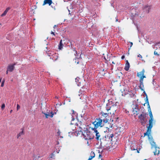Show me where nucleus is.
Here are the masks:
<instances>
[{
    "label": "nucleus",
    "mask_w": 160,
    "mask_h": 160,
    "mask_svg": "<svg viewBox=\"0 0 160 160\" xmlns=\"http://www.w3.org/2000/svg\"><path fill=\"white\" fill-rule=\"evenodd\" d=\"M150 143H151V145L153 146V147L154 148H155V147H157L156 145V143L155 142H154L153 141H152L151 142H150Z\"/></svg>",
    "instance_id": "obj_26"
},
{
    "label": "nucleus",
    "mask_w": 160,
    "mask_h": 160,
    "mask_svg": "<svg viewBox=\"0 0 160 160\" xmlns=\"http://www.w3.org/2000/svg\"><path fill=\"white\" fill-rule=\"evenodd\" d=\"M147 160V159H145V160Z\"/></svg>",
    "instance_id": "obj_55"
},
{
    "label": "nucleus",
    "mask_w": 160,
    "mask_h": 160,
    "mask_svg": "<svg viewBox=\"0 0 160 160\" xmlns=\"http://www.w3.org/2000/svg\"><path fill=\"white\" fill-rule=\"evenodd\" d=\"M58 54L57 53H55L53 54V55L50 57V58L53 59L54 61H56L58 59Z\"/></svg>",
    "instance_id": "obj_19"
},
{
    "label": "nucleus",
    "mask_w": 160,
    "mask_h": 160,
    "mask_svg": "<svg viewBox=\"0 0 160 160\" xmlns=\"http://www.w3.org/2000/svg\"><path fill=\"white\" fill-rule=\"evenodd\" d=\"M142 79L141 80H139L140 85L139 86V88L142 91H144V85L143 84V80H142Z\"/></svg>",
    "instance_id": "obj_16"
},
{
    "label": "nucleus",
    "mask_w": 160,
    "mask_h": 160,
    "mask_svg": "<svg viewBox=\"0 0 160 160\" xmlns=\"http://www.w3.org/2000/svg\"><path fill=\"white\" fill-rule=\"evenodd\" d=\"M55 53H54L53 52L49 51L47 53V54L49 57H52V56H53V54H54Z\"/></svg>",
    "instance_id": "obj_25"
},
{
    "label": "nucleus",
    "mask_w": 160,
    "mask_h": 160,
    "mask_svg": "<svg viewBox=\"0 0 160 160\" xmlns=\"http://www.w3.org/2000/svg\"><path fill=\"white\" fill-rule=\"evenodd\" d=\"M156 50H155L154 52V55H157L158 56H159V54H158V52L156 51Z\"/></svg>",
    "instance_id": "obj_28"
},
{
    "label": "nucleus",
    "mask_w": 160,
    "mask_h": 160,
    "mask_svg": "<svg viewBox=\"0 0 160 160\" xmlns=\"http://www.w3.org/2000/svg\"><path fill=\"white\" fill-rule=\"evenodd\" d=\"M68 10V12H70V10Z\"/></svg>",
    "instance_id": "obj_53"
},
{
    "label": "nucleus",
    "mask_w": 160,
    "mask_h": 160,
    "mask_svg": "<svg viewBox=\"0 0 160 160\" xmlns=\"http://www.w3.org/2000/svg\"><path fill=\"white\" fill-rule=\"evenodd\" d=\"M155 151L153 152L154 155H158L160 153V148L157 147L154 148Z\"/></svg>",
    "instance_id": "obj_17"
},
{
    "label": "nucleus",
    "mask_w": 160,
    "mask_h": 160,
    "mask_svg": "<svg viewBox=\"0 0 160 160\" xmlns=\"http://www.w3.org/2000/svg\"><path fill=\"white\" fill-rule=\"evenodd\" d=\"M137 152H138V153H139V151L138 150H137Z\"/></svg>",
    "instance_id": "obj_51"
},
{
    "label": "nucleus",
    "mask_w": 160,
    "mask_h": 160,
    "mask_svg": "<svg viewBox=\"0 0 160 160\" xmlns=\"http://www.w3.org/2000/svg\"><path fill=\"white\" fill-rule=\"evenodd\" d=\"M21 130H22V131L19 132L17 135L18 138L21 136L24 135V128H21Z\"/></svg>",
    "instance_id": "obj_22"
},
{
    "label": "nucleus",
    "mask_w": 160,
    "mask_h": 160,
    "mask_svg": "<svg viewBox=\"0 0 160 160\" xmlns=\"http://www.w3.org/2000/svg\"><path fill=\"white\" fill-rule=\"evenodd\" d=\"M16 65L15 63L13 64H10L8 65L7 69L8 71L10 72H12L14 69V66Z\"/></svg>",
    "instance_id": "obj_14"
},
{
    "label": "nucleus",
    "mask_w": 160,
    "mask_h": 160,
    "mask_svg": "<svg viewBox=\"0 0 160 160\" xmlns=\"http://www.w3.org/2000/svg\"><path fill=\"white\" fill-rule=\"evenodd\" d=\"M5 108V104L4 103L2 104L1 106V108L2 110H3Z\"/></svg>",
    "instance_id": "obj_30"
},
{
    "label": "nucleus",
    "mask_w": 160,
    "mask_h": 160,
    "mask_svg": "<svg viewBox=\"0 0 160 160\" xmlns=\"http://www.w3.org/2000/svg\"><path fill=\"white\" fill-rule=\"evenodd\" d=\"M151 8V6L146 4L143 6L141 10L132 8L131 11V18L133 21L139 20L144 17V13H149Z\"/></svg>",
    "instance_id": "obj_1"
},
{
    "label": "nucleus",
    "mask_w": 160,
    "mask_h": 160,
    "mask_svg": "<svg viewBox=\"0 0 160 160\" xmlns=\"http://www.w3.org/2000/svg\"><path fill=\"white\" fill-rule=\"evenodd\" d=\"M112 64H116V63L115 62H114L113 61H112Z\"/></svg>",
    "instance_id": "obj_46"
},
{
    "label": "nucleus",
    "mask_w": 160,
    "mask_h": 160,
    "mask_svg": "<svg viewBox=\"0 0 160 160\" xmlns=\"http://www.w3.org/2000/svg\"><path fill=\"white\" fill-rule=\"evenodd\" d=\"M20 108V106L18 104H17V110H18Z\"/></svg>",
    "instance_id": "obj_33"
},
{
    "label": "nucleus",
    "mask_w": 160,
    "mask_h": 160,
    "mask_svg": "<svg viewBox=\"0 0 160 160\" xmlns=\"http://www.w3.org/2000/svg\"><path fill=\"white\" fill-rule=\"evenodd\" d=\"M40 158L39 155H37L36 156H35L33 160H38V159Z\"/></svg>",
    "instance_id": "obj_27"
},
{
    "label": "nucleus",
    "mask_w": 160,
    "mask_h": 160,
    "mask_svg": "<svg viewBox=\"0 0 160 160\" xmlns=\"http://www.w3.org/2000/svg\"><path fill=\"white\" fill-rule=\"evenodd\" d=\"M138 57H139L140 58H142V56H141V55H140V54H139L138 55Z\"/></svg>",
    "instance_id": "obj_39"
},
{
    "label": "nucleus",
    "mask_w": 160,
    "mask_h": 160,
    "mask_svg": "<svg viewBox=\"0 0 160 160\" xmlns=\"http://www.w3.org/2000/svg\"><path fill=\"white\" fill-rule=\"evenodd\" d=\"M113 137V134H111L110 135V136L109 137V138H112Z\"/></svg>",
    "instance_id": "obj_36"
},
{
    "label": "nucleus",
    "mask_w": 160,
    "mask_h": 160,
    "mask_svg": "<svg viewBox=\"0 0 160 160\" xmlns=\"http://www.w3.org/2000/svg\"><path fill=\"white\" fill-rule=\"evenodd\" d=\"M130 93H130L129 95L131 96V97H133L134 96V94H133L132 93H131V92H130Z\"/></svg>",
    "instance_id": "obj_35"
},
{
    "label": "nucleus",
    "mask_w": 160,
    "mask_h": 160,
    "mask_svg": "<svg viewBox=\"0 0 160 160\" xmlns=\"http://www.w3.org/2000/svg\"><path fill=\"white\" fill-rule=\"evenodd\" d=\"M72 120H71V124H74L75 123L73 122H72L75 119V118H77L78 117V113L76 112H75L74 110H72Z\"/></svg>",
    "instance_id": "obj_11"
},
{
    "label": "nucleus",
    "mask_w": 160,
    "mask_h": 160,
    "mask_svg": "<svg viewBox=\"0 0 160 160\" xmlns=\"http://www.w3.org/2000/svg\"><path fill=\"white\" fill-rule=\"evenodd\" d=\"M110 100H109V102H110Z\"/></svg>",
    "instance_id": "obj_50"
},
{
    "label": "nucleus",
    "mask_w": 160,
    "mask_h": 160,
    "mask_svg": "<svg viewBox=\"0 0 160 160\" xmlns=\"http://www.w3.org/2000/svg\"><path fill=\"white\" fill-rule=\"evenodd\" d=\"M8 71H8V69H7V70L6 72V73L7 74H8Z\"/></svg>",
    "instance_id": "obj_44"
},
{
    "label": "nucleus",
    "mask_w": 160,
    "mask_h": 160,
    "mask_svg": "<svg viewBox=\"0 0 160 160\" xmlns=\"http://www.w3.org/2000/svg\"><path fill=\"white\" fill-rule=\"evenodd\" d=\"M94 126V128L92 129H97L99 127H102L104 125V123L99 118H96L95 121L92 123Z\"/></svg>",
    "instance_id": "obj_5"
},
{
    "label": "nucleus",
    "mask_w": 160,
    "mask_h": 160,
    "mask_svg": "<svg viewBox=\"0 0 160 160\" xmlns=\"http://www.w3.org/2000/svg\"><path fill=\"white\" fill-rule=\"evenodd\" d=\"M116 106L112 105L109 108H108L107 110L110 114H114L116 111Z\"/></svg>",
    "instance_id": "obj_9"
},
{
    "label": "nucleus",
    "mask_w": 160,
    "mask_h": 160,
    "mask_svg": "<svg viewBox=\"0 0 160 160\" xmlns=\"http://www.w3.org/2000/svg\"><path fill=\"white\" fill-rule=\"evenodd\" d=\"M63 44L62 43V40H61L60 41L59 44L58 45V49L60 50H61L63 48Z\"/></svg>",
    "instance_id": "obj_24"
},
{
    "label": "nucleus",
    "mask_w": 160,
    "mask_h": 160,
    "mask_svg": "<svg viewBox=\"0 0 160 160\" xmlns=\"http://www.w3.org/2000/svg\"><path fill=\"white\" fill-rule=\"evenodd\" d=\"M85 86H84L82 87L81 89L80 90L79 92H78V95L81 96L80 98L81 99L83 100L85 99L87 100V99L88 98L87 95L85 94V90H84L85 88Z\"/></svg>",
    "instance_id": "obj_7"
},
{
    "label": "nucleus",
    "mask_w": 160,
    "mask_h": 160,
    "mask_svg": "<svg viewBox=\"0 0 160 160\" xmlns=\"http://www.w3.org/2000/svg\"><path fill=\"white\" fill-rule=\"evenodd\" d=\"M125 58V56L123 55L121 57V59H123Z\"/></svg>",
    "instance_id": "obj_38"
},
{
    "label": "nucleus",
    "mask_w": 160,
    "mask_h": 160,
    "mask_svg": "<svg viewBox=\"0 0 160 160\" xmlns=\"http://www.w3.org/2000/svg\"><path fill=\"white\" fill-rule=\"evenodd\" d=\"M147 114L146 112H142L139 115L138 117L139 120V122L143 126H145L147 122Z\"/></svg>",
    "instance_id": "obj_3"
},
{
    "label": "nucleus",
    "mask_w": 160,
    "mask_h": 160,
    "mask_svg": "<svg viewBox=\"0 0 160 160\" xmlns=\"http://www.w3.org/2000/svg\"><path fill=\"white\" fill-rule=\"evenodd\" d=\"M126 63L125 64L124 69L126 71H128L130 67V64L128 60H126Z\"/></svg>",
    "instance_id": "obj_18"
},
{
    "label": "nucleus",
    "mask_w": 160,
    "mask_h": 160,
    "mask_svg": "<svg viewBox=\"0 0 160 160\" xmlns=\"http://www.w3.org/2000/svg\"><path fill=\"white\" fill-rule=\"evenodd\" d=\"M58 26V25H55L54 26V28H55V27H57Z\"/></svg>",
    "instance_id": "obj_45"
},
{
    "label": "nucleus",
    "mask_w": 160,
    "mask_h": 160,
    "mask_svg": "<svg viewBox=\"0 0 160 160\" xmlns=\"http://www.w3.org/2000/svg\"><path fill=\"white\" fill-rule=\"evenodd\" d=\"M145 72V70L143 69L142 71L137 73V76L140 78L139 80H141V79H142V80H143V78H146V76L144 75Z\"/></svg>",
    "instance_id": "obj_10"
},
{
    "label": "nucleus",
    "mask_w": 160,
    "mask_h": 160,
    "mask_svg": "<svg viewBox=\"0 0 160 160\" xmlns=\"http://www.w3.org/2000/svg\"><path fill=\"white\" fill-rule=\"evenodd\" d=\"M4 80H3V81H2V83H1V87H3L4 86Z\"/></svg>",
    "instance_id": "obj_32"
},
{
    "label": "nucleus",
    "mask_w": 160,
    "mask_h": 160,
    "mask_svg": "<svg viewBox=\"0 0 160 160\" xmlns=\"http://www.w3.org/2000/svg\"><path fill=\"white\" fill-rule=\"evenodd\" d=\"M116 22H117L118 21V19L117 18H116Z\"/></svg>",
    "instance_id": "obj_47"
},
{
    "label": "nucleus",
    "mask_w": 160,
    "mask_h": 160,
    "mask_svg": "<svg viewBox=\"0 0 160 160\" xmlns=\"http://www.w3.org/2000/svg\"><path fill=\"white\" fill-rule=\"evenodd\" d=\"M130 48L132 47V45H133V43L132 42H130Z\"/></svg>",
    "instance_id": "obj_37"
},
{
    "label": "nucleus",
    "mask_w": 160,
    "mask_h": 160,
    "mask_svg": "<svg viewBox=\"0 0 160 160\" xmlns=\"http://www.w3.org/2000/svg\"><path fill=\"white\" fill-rule=\"evenodd\" d=\"M56 98H58V97H56Z\"/></svg>",
    "instance_id": "obj_49"
},
{
    "label": "nucleus",
    "mask_w": 160,
    "mask_h": 160,
    "mask_svg": "<svg viewBox=\"0 0 160 160\" xmlns=\"http://www.w3.org/2000/svg\"><path fill=\"white\" fill-rule=\"evenodd\" d=\"M146 102L148 103V111L149 112L150 119L149 120V126L147 127V132L144 133V136L147 135H149V134H150L151 131V129L153 127V123L155 122V121H154L153 120L152 114V112L150 108V106L149 105L148 99L147 97H146Z\"/></svg>",
    "instance_id": "obj_2"
},
{
    "label": "nucleus",
    "mask_w": 160,
    "mask_h": 160,
    "mask_svg": "<svg viewBox=\"0 0 160 160\" xmlns=\"http://www.w3.org/2000/svg\"><path fill=\"white\" fill-rule=\"evenodd\" d=\"M112 125H111V127H110V128H112Z\"/></svg>",
    "instance_id": "obj_52"
},
{
    "label": "nucleus",
    "mask_w": 160,
    "mask_h": 160,
    "mask_svg": "<svg viewBox=\"0 0 160 160\" xmlns=\"http://www.w3.org/2000/svg\"><path fill=\"white\" fill-rule=\"evenodd\" d=\"M82 134L84 138L86 140H90L93 139L94 135L93 132L88 130L87 129L84 130V131L82 132Z\"/></svg>",
    "instance_id": "obj_4"
},
{
    "label": "nucleus",
    "mask_w": 160,
    "mask_h": 160,
    "mask_svg": "<svg viewBox=\"0 0 160 160\" xmlns=\"http://www.w3.org/2000/svg\"><path fill=\"white\" fill-rule=\"evenodd\" d=\"M54 153H55V152H53L52 153V154L51 155V156H50V158H52L53 156H55L54 155V154H55Z\"/></svg>",
    "instance_id": "obj_31"
},
{
    "label": "nucleus",
    "mask_w": 160,
    "mask_h": 160,
    "mask_svg": "<svg viewBox=\"0 0 160 160\" xmlns=\"http://www.w3.org/2000/svg\"><path fill=\"white\" fill-rule=\"evenodd\" d=\"M12 110H11L10 111V113H11L12 112Z\"/></svg>",
    "instance_id": "obj_48"
},
{
    "label": "nucleus",
    "mask_w": 160,
    "mask_h": 160,
    "mask_svg": "<svg viewBox=\"0 0 160 160\" xmlns=\"http://www.w3.org/2000/svg\"><path fill=\"white\" fill-rule=\"evenodd\" d=\"M42 113L45 115L46 118H48L49 116H50L51 118H52L54 115V113L52 111H51L50 113L48 112V113H44L43 112H42Z\"/></svg>",
    "instance_id": "obj_15"
},
{
    "label": "nucleus",
    "mask_w": 160,
    "mask_h": 160,
    "mask_svg": "<svg viewBox=\"0 0 160 160\" xmlns=\"http://www.w3.org/2000/svg\"><path fill=\"white\" fill-rule=\"evenodd\" d=\"M75 62L77 64H78L79 63V61H78L77 62H76V61Z\"/></svg>",
    "instance_id": "obj_43"
},
{
    "label": "nucleus",
    "mask_w": 160,
    "mask_h": 160,
    "mask_svg": "<svg viewBox=\"0 0 160 160\" xmlns=\"http://www.w3.org/2000/svg\"><path fill=\"white\" fill-rule=\"evenodd\" d=\"M95 156V154L94 152L92 151L90 153V155L89 156L88 160H91Z\"/></svg>",
    "instance_id": "obj_21"
},
{
    "label": "nucleus",
    "mask_w": 160,
    "mask_h": 160,
    "mask_svg": "<svg viewBox=\"0 0 160 160\" xmlns=\"http://www.w3.org/2000/svg\"><path fill=\"white\" fill-rule=\"evenodd\" d=\"M123 132V128L121 127L118 128L116 130V133L118 135H120L121 133H122Z\"/></svg>",
    "instance_id": "obj_13"
},
{
    "label": "nucleus",
    "mask_w": 160,
    "mask_h": 160,
    "mask_svg": "<svg viewBox=\"0 0 160 160\" xmlns=\"http://www.w3.org/2000/svg\"><path fill=\"white\" fill-rule=\"evenodd\" d=\"M74 51L75 52V55L76 56H78V53L77 51L76 50L75 48L74 49Z\"/></svg>",
    "instance_id": "obj_34"
},
{
    "label": "nucleus",
    "mask_w": 160,
    "mask_h": 160,
    "mask_svg": "<svg viewBox=\"0 0 160 160\" xmlns=\"http://www.w3.org/2000/svg\"><path fill=\"white\" fill-rule=\"evenodd\" d=\"M10 8L8 7L5 10V11L2 14L1 16L3 17L4 16H5L6 14H7L8 12L9 11V10H10Z\"/></svg>",
    "instance_id": "obj_23"
},
{
    "label": "nucleus",
    "mask_w": 160,
    "mask_h": 160,
    "mask_svg": "<svg viewBox=\"0 0 160 160\" xmlns=\"http://www.w3.org/2000/svg\"><path fill=\"white\" fill-rule=\"evenodd\" d=\"M51 34H52L54 36L55 35V34H54V33L53 32H52V31L51 32Z\"/></svg>",
    "instance_id": "obj_41"
},
{
    "label": "nucleus",
    "mask_w": 160,
    "mask_h": 160,
    "mask_svg": "<svg viewBox=\"0 0 160 160\" xmlns=\"http://www.w3.org/2000/svg\"><path fill=\"white\" fill-rule=\"evenodd\" d=\"M61 133V132L58 129V131L57 132V134H58V135L59 136H60L62 138V137H61L60 136V134Z\"/></svg>",
    "instance_id": "obj_29"
},
{
    "label": "nucleus",
    "mask_w": 160,
    "mask_h": 160,
    "mask_svg": "<svg viewBox=\"0 0 160 160\" xmlns=\"http://www.w3.org/2000/svg\"><path fill=\"white\" fill-rule=\"evenodd\" d=\"M76 125L78 128V130L82 133V131L86 130L87 128H86V126L81 121H78V123H76Z\"/></svg>",
    "instance_id": "obj_8"
},
{
    "label": "nucleus",
    "mask_w": 160,
    "mask_h": 160,
    "mask_svg": "<svg viewBox=\"0 0 160 160\" xmlns=\"http://www.w3.org/2000/svg\"><path fill=\"white\" fill-rule=\"evenodd\" d=\"M109 112L108 113H104L102 112L99 115V118L104 123L107 122L109 120Z\"/></svg>",
    "instance_id": "obj_6"
},
{
    "label": "nucleus",
    "mask_w": 160,
    "mask_h": 160,
    "mask_svg": "<svg viewBox=\"0 0 160 160\" xmlns=\"http://www.w3.org/2000/svg\"><path fill=\"white\" fill-rule=\"evenodd\" d=\"M52 3V0H44L43 5H44L46 4H48L49 5H50Z\"/></svg>",
    "instance_id": "obj_20"
},
{
    "label": "nucleus",
    "mask_w": 160,
    "mask_h": 160,
    "mask_svg": "<svg viewBox=\"0 0 160 160\" xmlns=\"http://www.w3.org/2000/svg\"><path fill=\"white\" fill-rule=\"evenodd\" d=\"M92 131H93V132L94 133H95V135H96V139L97 140H101V139L100 138L101 137V135L99 133V132L97 130V129H92Z\"/></svg>",
    "instance_id": "obj_12"
},
{
    "label": "nucleus",
    "mask_w": 160,
    "mask_h": 160,
    "mask_svg": "<svg viewBox=\"0 0 160 160\" xmlns=\"http://www.w3.org/2000/svg\"><path fill=\"white\" fill-rule=\"evenodd\" d=\"M139 111V109H136V110L135 111V112H138Z\"/></svg>",
    "instance_id": "obj_42"
},
{
    "label": "nucleus",
    "mask_w": 160,
    "mask_h": 160,
    "mask_svg": "<svg viewBox=\"0 0 160 160\" xmlns=\"http://www.w3.org/2000/svg\"><path fill=\"white\" fill-rule=\"evenodd\" d=\"M102 155L101 154H99V158H102Z\"/></svg>",
    "instance_id": "obj_40"
},
{
    "label": "nucleus",
    "mask_w": 160,
    "mask_h": 160,
    "mask_svg": "<svg viewBox=\"0 0 160 160\" xmlns=\"http://www.w3.org/2000/svg\"><path fill=\"white\" fill-rule=\"evenodd\" d=\"M117 160H120L119 159H118Z\"/></svg>",
    "instance_id": "obj_54"
}]
</instances>
